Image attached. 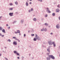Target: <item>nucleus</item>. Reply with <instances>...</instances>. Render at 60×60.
Wrapping results in <instances>:
<instances>
[{"label": "nucleus", "mask_w": 60, "mask_h": 60, "mask_svg": "<svg viewBox=\"0 0 60 60\" xmlns=\"http://www.w3.org/2000/svg\"><path fill=\"white\" fill-rule=\"evenodd\" d=\"M14 53H16V54L17 53V52L16 51H14Z\"/></svg>", "instance_id": "obj_15"}, {"label": "nucleus", "mask_w": 60, "mask_h": 60, "mask_svg": "<svg viewBox=\"0 0 60 60\" xmlns=\"http://www.w3.org/2000/svg\"><path fill=\"white\" fill-rule=\"evenodd\" d=\"M60 6V5L59 4L57 6V7H58L59 8H60V7H59V6Z\"/></svg>", "instance_id": "obj_20"}, {"label": "nucleus", "mask_w": 60, "mask_h": 60, "mask_svg": "<svg viewBox=\"0 0 60 60\" xmlns=\"http://www.w3.org/2000/svg\"><path fill=\"white\" fill-rule=\"evenodd\" d=\"M30 11H31V10H29V12H30Z\"/></svg>", "instance_id": "obj_44"}, {"label": "nucleus", "mask_w": 60, "mask_h": 60, "mask_svg": "<svg viewBox=\"0 0 60 60\" xmlns=\"http://www.w3.org/2000/svg\"><path fill=\"white\" fill-rule=\"evenodd\" d=\"M44 30V28H43V29L41 30V31H43Z\"/></svg>", "instance_id": "obj_27"}, {"label": "nucleus", "mask_w": 60, "mask_h": 60, "mask_svg": "<svg viewBox=\"0 0 60 60\" xmlns=\"http://www.w3.org/2000/svg\"><path fill=\"white\" fill-rule=\"evenodd\" d=\"M47 51L49 52V53L50 52V51H49V49H47Z\"/></svg>", "instance_id": "obj_18"}, {"label": "nucleus", "mask_w": 60, "mask_h": 60, "mask_svg": "<svg viewBox=\"0 0 60 60\" xmlns=\"http://www.w3.org/2000/svg\"><path fill=\"white\" fill-rule=\"evenodd\" d=\"M10 10H13V8H10Z\"/></svg>", "instance_id": "obj_23"}, {"label": "nucleus", "mask_w": 60, "mask_h": 60, "mask_svg": "<svg viewBox=\"0 0 60 60\" xmlns=\"http://www.w3.org/2000/svg\"><path fill=\"white\" fill-rule=\"evenodd\" d=\"M45 25H46V26H47V25H48V24L47 23H45Z\"/></svg>", "instance_id": "obj_24"}, {"label": "nucleus", "mask_w": 60, "mask_h": 60, "mask_svg": "<svg viewBox=\"0 0 60 60\" xmlns=\"http://www.w3.org/2000/svg\"><path fill=\"white\" fill-rule=\"evenodd\" d=\"M45 31H47V29L46 28H45Z\"/></svg>", "instance_id": "obj_29"}, {"label": "nucleus", "mask_w": 60, "mask_h": 60, "mask_svg": "<svg viewBox=\"0 0 60 60\" xmlns=\"http://www.w3.org/2000/svg\"><path fill=\"white\" fill-rule=\"evenodd\" d=\"M30 4H32V2H30Z\"/></svg>", "instance_id": "obj_41"}, {"label": "nucleus", "mask_w": 60, "mask_h": 60, "mask_svg": "<svg viewBox=\"0 0 60 60\" xmlns=\"http://www.w3.org/2000/svg\"><path fill=\"white\" fill-rule=\"evenodd\" d=\"M2 30V32H3V33H5V31L4 29L3 30Z\"/></svg>", "instance_id": "obj_9"}, {"label": "nucleus", "mask_w": 60, "mask_h": 60, "mask_svg": "<svg viewBox=\"0 0 60 60\" xmlns=\"http://www.w3.org/2000/svg\"><path fill=\"white\" fill-rule=\"evenodd\" d=\"M6 25H7V26H8V24H7Z\"/></svg>", "instance_id": "obj_49"}, {"label": "nucleus", "mask_w": 60, "mask_h": 60, "mask_svg": "<svg viewBox=\"0 0 60 60\" xmlns=\"http://www.w3.org/2000/svg\"><path fill=\"white\" fill-rule=\"evenodd\" d=\"M56 12H58L59 11V10L58 9H57L56 10Z\"/></svg>", "instance_id": "obj_6"}, {"label": "nucleus", "mask_w": 60, "mask_h": 60, "mask_svg": "<svg viewBox=\"0 0 60 60\" xmlns=\"http://www.w3.org/2000/svg\"><path fill=\"white\" fill-rule=\"evenodd\" d=\"M15 39L16 40H17V41H18V39H17V38H15Z\"/></svg>", "instance_id": "obj_30"}, {"label": "nucleus", "mask_w": 60, "mask_h": 60, "mask_svg": "<svg viewBox=\"0 0 60 60\" xmlns=\"http://www.w3.org/2000/svg\"><path fill=\"white\" fill-rule=\"evenodd\" d=\"M34 41H36V40H37V39H36V38H34Z\"/></svg>", "instance_id": "obj_11"}, {"label": "nucleus", "mask_w": 60, "mask_h": 60, "mask_svg": "<svg viewBox=\"0 0 60 60\" xmlns=\"http://www.w3.org/2000/svg\"><path fill=\"white\" fill-rule=\"evenodd\" d=\"M0 30H3V28L2 27H0Z\"/></svg>", "instance_id": "obj_13"}, {"label": "nucleus", "mask_w": 60, "mask_h": 60, "mask_svg": "<svg viewBox=\"0 0 60 60\" xmlns=\"http://www.w3.org/2000/svg\"><path fill=\"white\" fill-rule=\"evenodd\" d=\"M46 9H47V11H48L49 13H50V12H51L49 10V8H46Z\"/></svg>", "instance_id": "obj_3"}, {"label": "nucleus", "mask_w": 60, "mask_h": 60, "mask_svg": "<svg viewBox=\"0 0 60 60\" xmlns=\"http://www.w3.org/2000/svg\"><path fill=\"white\" fill-rule=\"evenodd\" d=\"M10 5H12V3H10Z\"/></svg>", "instance_id": "obj_25"}, {"label": "nucleus", "mask_w": 60, "mask_h": 60, "mask_svg": "<svg viewBox=\"0 0 60 60\" xmlns=\"http://www.w3.org/2000/svg\"><path fill=\"white\" fill-rule=\"evenodd\" d=\"M15 4H18V2H15Z\"/></svg>", "instance_id": "obj_22"}, {"label": "nucleus", "mask_w": 60, "mask_h": 60, "mask_svg": "<svg viewBox=\"0 0 60 60\" xmlns=\"http://www.w3.org/2000/svg\"><path fill=\"white\" fill-rule=\"evenodd\" d=\"M49 53H47V55H49Z\"/></svg>", "instance_id": "obj_50"}, {"label": "nucleus", "mask_w": 60, "mask_h": 60, "mask_svg": "<svg viewBox=\"0 0 60 60\" xmlns=\"http://www.w3.org/2000/svg\"><path fill=\"white\" fill-rule=\"evenodd\" d=\"M17 32L18 33H20V31H19V30H18L17 31Z\"/></svg>", "instance_id": "obj_14"}, {"label": "nucleus", "mask_w": 60, "mask_h": 60, "mask_svg": "<svg viewBox=\"0 0 60 60\" xmlns=\"http://www.w3.org/2000/svg\"><path fill=\"white\" fill-rule=\"evenodd\" d=\"M4 35H3L1 36L2 37H4Z\"/></svg>", "instance_id": "obj_35"}, {"label": "nucleus", "mask_w": 60, "mask_h": 60, "mask_svg": "<svg viewBox=\"0 0 60 60\" xmlns=\"http://www.w3.org/2000/svg\"><path fill=\"white\" fill-rule=\"evenodd\" d=\"M31 11H33V8H31Z\"/></svg>", "instance_id": "obj_33"}, {"label": "nucleus", "mask_w": 60, "mask_h": 60, "mask_svg": "<svg viewBox=\"0 0 60 60\" xmlns=\"http://www.w3.org/2000/svg\"><path fill=\"white\" fill-rule=\"evenodd\" d=\"M38 0V1H40L41 2H42V0Z\"/></svg>", "instance_id": "obj_31"}, {"label": "nucleus", "mask_w": 60, "mask_h": 60, "mask_svg": "<svg viewBox=\"0 0 60 60\" xmlns=\"http://www.w3.org/2000/svg\"><path fill=\"white\" fill-rule=\"evenodd\" d=\"M0 36H2V34H1V33H0Z\"/></svg>", "instance_id": "obj_36"}, {"label": "nucleus", "mask_w": 60, "mask_h": 60, "mask_svg": "<svg viewBox=\"0 0 60 60\" xmlns=\"http://www.w3.org/2000/svg\"><path fill=\"white\" fill-rule=\"evenodd\" d=\"M24 36L25 37L26 36V34H24Z\"/></svg>", "instance_id": "obj_37"}, {"label": "nucleus", "mask_w": 60, "mask_h": 60, "mask_svg": "<svg viewBox=\"0 0 60 60\" xmlns=\"http://www.w3.org/2000/svg\"><path fill=\"white\" fill-rule=\"evenodd\" d=\"M34 21H36V19L35 18H34Z\"/></svg>", "instance_id": "obj_16"}, {"label": "nucleus", "mask_w": 60, "mask_h": 60, "mask_svg": "<svg viewBox=\"0 0 60 60\" xmlns=\"http://www.w3.org/2000/svg\"><path fill=\"white\" fill-rule=\"evenodd\" d=\"M26 5L27 6H28V3H27V2H26Z\"/></svg>", "instance_id": "obj_12"}, {"label": "nucleus", "mask_w": 60, "mask_h": 60, "mask_svg": "<svg viewBox=\"0 0 60 60\" xmlns=\"http://www.w3.org/2000/svg\"><path fill=\"white\" fill-rule=\"evenodd\" d=\"M35 37L37 39V40H40V38L37 35V34H35Z\"/></svg>", "instance_id": "obj_1"}, {"label": "nucleus", "mask_w": 60, "mask_h": 60, "mask_svg": "<svg viewBox=\"0 0 60 60\" xmlns=\"http://www.w3.org/2000/svg\"><path fill=\"white\" fill-rule=\"evenodd\" d=\"M13 44L16 45L17 44V42L16 41H14L13 42Z\"/></svg>", "instance_id": "obj_4"}, {"label": "nucleus", "mask_w": 60, "mask_h": 60, "mask_svg": "<svg viewBox=\"0 0 60 60\" xmlns=\"http://www.w3.org/2000/svg\"><path fill=\"white\" fill-rule=\"evenodd\" d=\"M53 34V33H51V34Z\"/></svg>", "instance_id": "obj_46"}, {"label": "nucleus", "mask_w": 60, "mask_h": 60, "mask_svg": "<svg viewBox=\"0 0 60 60\" xmlns=\"http://www.w3.org/2000/svg\"><path fill=\"white\" fill-rule=\"evenodd\" d=\"M16 54L17 55H18V56H19V53H18V52Z\"/></svg>", "instance_id": "obj_21"}, {"label": "nucleus", "mask_w": 60, "mask_h": 60, "mask_svg": "<svg viewBox=\"0 0 60 60\" xmlns=\"http://www.w3.org/2000/svg\"><path fill=\"white\" fill-rule=\"evenodd\" d=\"M52 15H53V16H55V13H53L52 14Z\"/></svg>", "instance_id": "obj_19"}, {"label": "nucleus", "mask_w": 60, "mask_h": 60, "mask_svg": "<svg viewBox=\"0 0 60 60\" xmlns=\"http://www.w3.org/2000/svg\"><path fill=\"white\" fill-rule=\"evenodd\" d=\"M56 27L57 28H59V25L57 24L56 26Z\"/></svg>", "instance_id": "obj_8"}, {"label": "nucleus", "mask_w": 60, "mask_h": 60, "mask_svg": "<svg viewBox=\"0 0 60 60\" xmlns=\"http://www.w3.org/2000/svg\"><path fill=\"white\" fill-rule=\"evenodd\" d=\"M32 36H34V34H31Z\"/></svg>", "instance_id": "obj_34"}, {"label": "nucleus", "mask_w": 60, "mask_h": 60, "mask_svg": "<svg viewBox=\"0 0 60 60\" xmlns=\"http://www.w3.org/2000/svg\"><path fill=\"white\" fill-rule=\"evenodd\" d=\"M15 34H18V32H15Z\"/></svg>", "instance_id": "obj_39"}, {"label": "nucleus", "mask_w": 60, "mask_h": 60, "mask_svg": "<svg viewBox=\"0 0 60 60\" xmlns=\"http://www.w3.org/2000/svg\"><path fill=\"white\" fill-rule=\"evenodd\" d=\"M1 55H2L1 54H0V56H1Z\"/></svg>", "instance_id": "obj_48"}, {"label": "nucleus", "mask_w": 60, "mask_h": 60, "mask_svg": "<svg viewBox=\"0 0 60 60\" xmlns=\"http://www.w3.org/2000/svg\"><path fill=\"white\" fill-rule=\"evenodd\" d=\"M13 13H9V15L11 16H13Z\"/></svg>", "instance_id": "obj_5"}, {"label": "nucleus", "mask_w": 60, "mask_h": 60, "mask_svg": "<svg viewBox=\"0 0 60 60\" xmlns=\"http://www.w3.org/2000/svg\"><path fill=\"white\" fill-rule=\"evenodd\" d=\"M5 59H6V60H8V59H7V58H5Z\"/></svg>", "instance_id": "obj_43"}, {"label": "nucleus", "mask_w": 60, "mask_h": 60, "mask_svg": "<svg viewBox=\"0 0 60 60\" xmlns=\"http://www.w3.org/2000/svg\"><path fill=\"white\" fill-rule=\"evenodd\" d=\"M52 43L53 44L54 47H56V44L55 43V42H53Z\"/></svg>", "instance_id": "obj_7"}, {"label": "nucleus", "mask_w": 60, "mask_h": 60, "mask_svg": "<svg viewBox=\"0 0 60 60\" xmlns=\"http://www.w3.org/2000/svg\"><path fill=\"white\" fill-rule=\"evenodd\" d=\"M47 60H49V57H47Z\"/></svg>", "instance_id": "obj_26"}, {"label": "nucleus", "mask_w": 60, "mask_h": 60, "mask_svg": "<svg viewBox=\"0 0 60 60\" xmlns=\"http://www.w3.org/2000/svg\"><path fill=\"white\" fill-rule=\"evenodd\" d=\"M17 58H18V59H19V57H18Z\"/></svg>", "instance_id": "obj_42"}, {"label": "nucleus", "mask_w": 60, "mask_h": 60, "mask_svg": "<svg viewBox=\"0 0 60 60\" xmlns=\"http://www.w3.org/2000/svg\"><path fill=\"white\" fill-rule=\"evenodd\" d=\"M8 41H9V42H11V40L10 39L8 40Z\"/></svg>", "instance_id": "obj_17"}, {"label": "nucleus", "mask_w": 60, "mask_h": 60, "mask_svg": "<svg viewBox=\"0 0 60 60\" xmlns=\"http://www.w3.org/2000/svg\"><path fill=\"white\" fill-rule=\"evenodd\" d=\"M49 43L50 45H52V43H51V42L50 41L49 42Z\"/></svg>", "instance_id": "obj_10"}, {"label": "nucleus", "mask_w": 60, "mask_h": 60, "mask_svg": "<svg viewBox=\"0 0 60 60\" xmlns=\"http://www.w3.org/2000/svg\"><path fill=\"white\" fill-rule=\"evenodd\" d=\"M32 0H30V1H32Z\"/></svg>", "instance_id": "obj_51"}, {"label": "nucleus", "mask_w": 60, "mask_h": 60, "mask_svg": "<svg viewBox=\"0 0 60 60\" xmlns=\"http://www.w3.org/2000/svg\"><path fill=\"white\" fill-rule=\"evenodd\" d=\"M8 29H10V27H8Z\"/></svg>", "instance_id": "obj_40"}, {"label": "nucleus", "mask_w": 60, "mask_h": 60, "mask_svg": "<svg viewBox=\"0 0 60 60\" xmlns=\"http://www.w3.org/2000/svg\"><path fill=\"white\" fill-rule=\"evenodd\" d=\"M49 57H51L52 59H55V57L53 55H49Z\"/></svg>", "instance_id": "obj_2"}, {"label": "nucleus", "mask_w": 60, "mask_h": 60, "mask_svg": "<svg viewBox=\"0 0 60 60\" xmlns=\"http://www.w3.org/2000/svg\"><path fill=\"white\" fill-rule=\"evenodd\" d=\"M13 39H16V37H13Z\"/></svg>", "instance_id": "obj_28"}, {"label": "nucleus", "mask_w": 60, "mask_h": 60, "mask_svg": "<svg viewBox=\"0 0 60 60\" xmlns=\"http://www.w3.org/2000/svg\"><path fill=\"white\" fill-rule=\"evenodd\" d=\"M2 18V16L0 17V19H1Z\"/></svg>", "instance_id": "obj_45"}, {"label": "nucleus", "mask_w": 60, "mask_h": 60, "mask_svg": "<svg viewBox=\"0 0 60 60\" xmlns=\"http://www.w3.org/2000/svg\"><path fill=\"white\" fill-rule=\"evenodd\" d=\"M47 16H48V15H45V17H47Z\"/></svg>", "instance_id": "obj_32"}, {"label": "nucleus", "mask_w": 60, "mask_h": 60, "mask_svg": "<svg viewBox=\"0 0 60 60\" xmlns=\"http://www.w3.org/2000/svg\"><path fill=\"white\" fill-rule=\"evenodd\" d=\"M59 19L60 20V17H59Z\"/></svg>", "instance_id": "obj_47"}, {"label": "nucleus", "mask_w": 60, "mask_h": 60, "mask_svg": "<svg viewBox=\"0 0 60 60\" xmlns=\"http://www.w3.org/2000/svg\"><path fill=\"white\" fill-rule=\"evenodd\" d=\"M17 41H19V42H20V40H19V39H18Z\"/></svg>", "instance_id": "obj_38"}]
</instances>
